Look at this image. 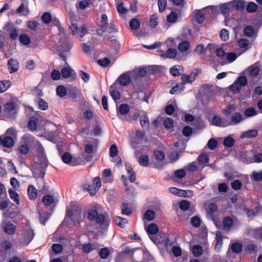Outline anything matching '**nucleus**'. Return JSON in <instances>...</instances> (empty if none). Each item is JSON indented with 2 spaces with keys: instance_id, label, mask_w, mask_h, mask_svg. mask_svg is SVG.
I'll use <instances>...</instances> for the list:
<instances>
[{
  "instance_id": "obj_30",
  "label": "nucleus",
  "mask_w": 262,
  "mask_h": 262,
  "mask_svg": "<svg viewBox=\"0 0 262 262\" xmlns=\"http://www.w3.org/2000/svg\"><path fill=\"white\" fill-rule=\"evenodd\" d=\"M2 145L4 147L10 148L13 146L14 140L12 137H5L2 138Z\"/></svg>"
},
{
  "instance_id": "obj_12",
  "label": "nucleus",
  "mask_w": 262,
  "mask_h": 262,
  "mask_svg": "<svg viewBox=\"0 0 262 262\" xmlns=\"http://www.w3.org/2000/svg\"><path fill=\"white\" fill-rule=\"evenodd\" d=\"M39 121L40 119L37 117H31L27 123L29 129L31 131H35L36 134H39L40 132L37 129L38 124Z\"/></svg>"
},
{
  "instance_id": "obj_45",
  "label": "nucleus",
  "mask_w": 262,
  "mask_h": 262,
  "mask_svg": "<svg viewBox=\"0 0 262 262\" xmlns=\"http://www.w3.org/2000/svg\"><path fill=\"white\" fill-rule=\"evenodd\" d=\"M166 58H174L177 55V51L176 49L173 48H169L165 52Z\"/></svg>"
},
{
  "instance_id": "obj_52",
  "label": "nucleus",
  "mask_w": 262,
  "mask_h": 262,
  "mask_svg": "<svg viewBox=\"0 0 262 262\" xmlns=\"http://www.w3.org/2000/svg\"><path fill=\"white\" fill-rule=\"evenodd\" d=\"M198 161L201 165L206 164L209 161L208 157L205 154H201L198 158Z\"/></svg>"
},
{
  "instance_id": "obj_58",
  "label": "nucleus",
  "mask_w": 262,
  "mask_h": 262,
  "mask_svg": "<svg viewBox=\"0 0 262 262\" xmlns=\"http://www.w3.org/2000/svg\"><path fill=\"white\" fill-rule=\"evenodd\" d=\"M207 146L211 150L214 149L217 146V142L214 138H211L207 143Z\"/></svg>"
},
{
  "instance_id": "obj_35",
  "label": "nucleus",
  "mask_w": 262,
  "mask_h": 262,
  "mask_svg": "<svg viewBox=\"0 0 262 262\" xmlns=\"http://www.w3.org/2000/svg\"><path fill=\"white\" fill-rule=\"evenodd\" d=\"M191 252L195 257H199L203 253L202 247L198 245H194L191 249Z\"/></svg>"
},
{
  "instance_id": "obj_49",
  "label": "nucleus",
  "mask_w": 262,
  "mask_h": 262,
  "mask_svg": "<svg viewBox=\"0 0 262 262\" xmlns=\"http://www.w3.org/2000/svg\"><path fill=\"white\" fill-rule=\"evenodd\" d=\"M41 19L42 21L46 24H48L50 23L52 20V16L49 12H45L41 16Z\"/></svg>"
},
{
  "instance_id": "obj_19",
  "label": "nucleus",
  "mask_w": 262,
  "mask_h": 262,
  "mask_svg": "<svg viewBox=\"0 0 262 262\" xmlns=\"http://www.w3.org/2000/svg\"><path fill=\"white\" fill-rule=\"evenodd\" d=\"M257 135L258 130L256 129H253L243 132L241 134L240 137L242 139L253 138L256 137Z\"/></svg>"
},
{
  "instance_id": "obj_60",
  "label": "nucleus",
  "mask_w": 262,
  "mask_h": 262,
  "mask_svg": "<svg viewBox=\"0 0 262 262\" xmlns=\"http://www.w3.org/2000/svg\"><path fill=\"white\" fill-rule=\"evenodd\" d=\"M52 249L53 252L56 254L60 253L63 249L62 246L58 244H54L52 246Z\"/></svg>"
},
{
  "instance_id": "obj_54",
  "label": "nucleus",
  "mask_w": 262,
  "mask_h": 262,
  "mask_svg": "<svg viewBox=\"0 0 262 262\" xmlns=\"http://www.w3.org/2000/svg\"><path fill=\"white\" fill-rule=\"evenodd\" d=\"M258 8V6L254 2L249 3L247 6L246 9L248 12L252 13L255 12Z\"/></svg>"
},
{
  "instance_id": "obj_57",
  "label": "nucleus",
  "mask_w": 262,
  "mask_h": 262,
  "mask_svg": "<svg viewBox=\"0 0 262 262\" xmlns=\"http://www.w3.org/2000/svg\"><path fill=\"white\" fill-rule=\"evenodd\" d=\"M201 220L198 216H194L191 219V224L194 227H198L200 226Z\"/></svg>"
},
{
  "instance_id": "obj_18",
  "label": "nucleus",
  "mask_w": 262,
  "mask_h": 262,
  "mask_svg": "<svg viewBox=\"0 0 262 262\" xmlns=\"http://www.w3.org/2000/svg\"><path fill=\"white\" fill-rule=\"evenodd\" d=\"M3 231L8 234H12L15 232V226L11 224L8 223H3L2 225Z\"/></svg>"
},
{
  "instance_id": "obj_50",
  "label": "nucleus",
  "mask_w": 262,
  "mask_h": 262,
  "mask_svg": "<svg viewBox=\"0 0 262 262\" xmlns=\"http://www.w3.org/2000/svg\"><path fill=\"white\" fill-rule=\"evenodd\" d=\"M209 213L213 219L214 213L217 211V207L215 203H210L208 205Z\"/></svg>"
},
{
  "instance_id": "obj_37",
  "label": "nucleus",
  "mask_w": 262,
  "mask_h": 262,
  "mask_svg": "<svg viewBox=\"0 0 262 262\" xmlns=\"http://www.w3.org/2000/svg\"><path fill=\"white\" fill-rule=\"evenodd\" d=\"M190 47V43L188 41H184L180 42L178 46V50L181 52L187 51Z\"/></svg>"
},
{
  "instance_id": "obj_22",
  "label": "nucleus",
  "mask_w": 262,
  "mask_h": 262,
  "mask_svg": "<svg viewBox=\"0 0 262 262\" xmlns=\"http://www.w3.org/2000/svg\"><path fill=\"white\" fill-rule=\"evenodd\" d=\"M28 1H25L17 8V13H20L23 15H26L29 13Z\"/></svg>"
},
{
  "instance_id": "obj_16",
  "label": "nucleus",
  "mask_w": 262,
  "mask_h": 262,
  "mask_svg": "<svg viewBox=\"0 0 262 262\" xmlns=\"http://www.w3.org/2000/svg\"><path fill=\"white\" fill-rule=\"evenodd\" d=\"M129 111V106L126 104H121L117 110V116L121 119H123V115H126Z\"/></svg>"
},
{
  "instance_id": "obj_32",
  "label": "nucleus",
  "mask_w": 262,
  "mask_h": 262,
  "mask_svg": "<svg viewBox=\"0 0 262 262\" xmlns=\"http://www.w3.org/2000/svg\"><path fill=\"white\" fill-rule=\"evenodd\" d=\"M140 123L143 128H148L149 126V121L146 114L141 115L140 117Z\"/></svg>"
},
{
  "instance_id": "obj_31",
  "label": "nucleus",
  "mask_w": 262,
  "mask_h": 262,
  "mask_svg": "<svg viewBox=\"0 0 262 262\" xmlns=\"http://www.w3.org/2000/svg\"><path fill=\"white\" fill-rule=\"evenodd\" d=\"M244 33L245 35L250 37H253L256 35L255 30L251 26H248L245 28Z\"/></svg>"
},
{
  "instance_id": "obj_59",
  "label": "nucleus",
  "mask_w": 262,
  "mask_h": 262,
  "mask_svg": "<svg viewBox=\"0 0 262 262\" xmlns=\"http://www.w3.org/2000/svg\"><path fill=\"white\" fill-rule=\"evenodd\" d=\"M158 18L156 15H152L149 19L150 26L152 28L156 27L158 24Z\"/></svg>"
},
{
  "instance_id": "obj_7",
  "label": "nucleus",
  "mask_w": 262,
  "mask_h": 262,
  "mask_svg": "<svg viewBox=\"0 0 262 262\" xmlns=\"http://www.w3.org/2000/svg\"><path fill=\"white\" fill-rule=\"evenodd\" d=\"M201 73V70L197 69L192 71L189 75L183 74L181 76L182 81L184 84L191 83L195 80L196 77Z\"/></svg>"
},
{
  "instance_id": "obj_3",
  "label": "nucleus",
  "mask_w": 262,
  "mask_h": 262,
  "mask_svg": "<svg viewBox=\"0 0 262 262\" xmlns=\"http://www.w3.org/2000/svg\"><path fill=\"white\" fill-rule=\"evenodd\" d=\"M23 225H20L19 233H17V241L20 246H26L33 239L35 233L30 225L27 223H23Z\"/></svg>"
},
{
  "instance_id": "obj_20",
  "label": "nucleus",
  "mask_w": 262,
  "mask_h": 262,
  "mask_svg": "<svg viewBox=\"0 0 262 262\" xmlns=\"http://www.w3.org/2000/svg\"><path fill=\"white\" fill-rule=\"evenodd\" d=\"M220 10L222 13L225 15V20L226 21V17L229 14L230 12L233 10L230 3L229 2L221 5Z\"/></svg>"
},
{
  "instance_id": "obj_36",
  "label": "nucleus",
  "mask_w": 262,
  "mask_h": 262,
  "mask_svg": "<svg viewBox=\"0 0 262 262\" xmlns=\"http://www.w3.org/2000/svg\"><path fill=\"white\" fill-rule=\"evenodd\" d=\"M184 84L182 82V83L178 84L173 87L170 91L171 94H175L180 93L185 89Z\"/></svg>"
},
{
  "instance_id": "obj_9",
  "label": "nucleus",
  "mask_w": 262,
  "mask_h": 262,
  "mask_svg": "<svg viewBox=\"0 0 262 262\" xmlns=\"http://www.w3.org/2000/svg\"><path fill=\"white\" fill-rule=\"evenodd\" d=\"M230 120L228 121L229 125H235L242 122L246 119V117L239 112H234L230 116Z\"/></svg>"
},
{
  "instance_id": "obj_43",
  "label": "nucleus",
  "mask_w": 262,
  "mask_h": 262,
  "mask_svg": "<svg viewBox=\"0 0 262 262\" xmlns=\"http://www.w3.org/2000/svg\"><path fill=\"white\" fill-rule=\"evenodd\" d=\"M243 249V246L241 243H235L231 245V249L236 253H240Z\"/></svg>"
},
{
  "instance_id": "obj_24",
  "label": "nucleus",
  "mask_w": 262,
  "mask_h": 262,
  "mask_svg": "<svg viewBox=\"0 0 262 262\" xmlns=\"http://www.w3.org/2000/svg\"><path fill=\"white\" fill-rule=\"evenodd\" d=\"M94 189L90 190V194L91 195L95 194L96 191H97L101 186L100 178L99 177H95L93 180Z\"/></svg>"
},
{
  "instance_id": "obj_39",
  "label": "nucleus",
  "mask_w": 262,
  "mask_h": 262,
  "mask_svg": "<svg viewBox=\"0 0 262 262\" xmlns=\"http://www.w3.org/2000/svg\"><path fill=\"white\" fill-rule=\"evenodd\" d=\"M18 39L20 42L24 46H28L31 42L30 37L25 34H20L19 36Z\"/></svg>"
},
{
  "instance_id": "obj_46",
  "label": "nucleus",
  "mask_w": 262,
  "mask_h": 262,
  "mask_svg": "<svg viewBox=\"0 0 262 262\" xmlns=\"http://www.w3.org/2000/svg\"><path fill=\"white\" fill-rule=\"evenodd\" d=\"M56 94L60 97H63L67 94V89L63 85H59L56 88Z\"/></svg>"
},
{
  "instance_id": "obj_28",
  "label": "nucleus",
  "mask_w": 262,
  "mask_h": 262,
  "mask_svg": "<svg viewBox=\"0 0 262 262\" xmlns=\"http://www.w3.org/2000/svg\"><path fill=\"white\" fill-rule=\"evenodd\" d=\"M11 85L9 80H3L0 81V93L5 92Z\"/></svg>"
},
{
  "instance_id": "obj_53",
  "label": "nucleus",
  "mask_w": 262,
  "mask_h": 262,
  "mask_svg": "<svg viewBox=\"0 0 262 262\" xmlns=\"http://www.w3.org/2000/svg\"><path fill=\"white\" fill-rule=\"evenodd\" d=\"M39 23L35 18L28 21V28L32 31H35Z\"/></svg>"
},
{
  "instance_id": "obj_51",
  "label": "nucleus",
  "mask_w": 262,
  "mask_h": 262,
  "mask_svg": "<svg viewBox=\"0 0 262 262\" xmlns=\"http://www.w3.org/2000/svg\"><path fill=\"white\" fill-rule=\"evenodd\" d=\"M140 26V23L136 18L132 19L129 21V27L132 30H137Z\"/></svg>"
},
{
  "instance_id": "obj_15",
  "label": "nucleus",
  "mask_w": 262,
  "mask_h": 262,
  "mask_svg": "<svg viewBox=\"0 0 262 262\" xmlns=\"http://www.w3.org/2000/svg\"><path fill=\"white\" fill-rule=\"evenodd\" d=\"M207 47L210 50H215L216 55L221 59H225L226 53L223 48L213 44H208Z\"/></svg>"
},
{
  "instance_id": "obj_27",
  "label": "nucleus",
  "mask_w": 262,
  "mask_h": 262,
  "mask_svg": "<svg viewBox=\"0 0 262 262\" xmlns=\"http://www.w3.org/2000/svg\"><path fill=\"white\" fill-rule=\"evenodd\" d=\"M183 71V67L179 65H175L172 67L170 70V73L174 76H177L181 74Z\"/></svg>"
},
{
  "instance_id": "obj_63",
  "label": "nucleus",
  "mask_w": 262,
  "mask_h": 262,
  "mask_svg": "<svg viewBox=\"0 0 262 262\" xmlns=\"http://www.w3.org/2000/svg\"><path fill=\"white\" fill-rule=\"evenodd\" d=\"M82 249L83 251V252L86 253H89L91 252L93 249H94V248L93 247L92 245L90 243L88 244H84L82 245Z\"/></svg>"
},
{
  "instance_id": "obj_44",
  "label": "nucleus",
  "mask_w": 262,
  "mask_h": 262,
  "mask_svg": "<svg viewBox=\"0 0 262 262\" xmlns=\"http://www.w3.org/2000/svg\"><path fill=\"white\" fill-rule=\"evenodd\" d=\"M178 18L177 13L174 11H172L167 16V20L170 23H175Z\"/></svg>"
},
{
  "instance_id": "obj_42",
  "label": "nucleus",
  "mask_w": 262,
  "mask_h": 262,
  "mask_svg": "<svg viewBox=\"0 0 262 262\" xmlns=\"http://www.w3.org/2000/svg\"><path fill=\"white\" fill-rule=\"evenodd\" d=\"M54 199L51 195H45L42 198V203L46 206H50L54 202Z\"/></svg>"
},
{
  "instance_id": "obj_33",
  "label": "nucleus",
  "mask_w": 262,
  "mask_h": 262,
  "mask_svg": "<svg viewBox=\"0 0 262 262\" xmlns=\"http://www.w3.org/2000/svg\"><path fill=\"white\" fill-rule=\"evenodd\" d=\"M156 216L155 212L151 209H147L144 214V219L148 221H152Z\"/></svg>"
},
{
  "instance_id": "obj_25",
  "label": "nucleus",
  "mask_w": 262,
  "mask_h": 262,
  "mask_svg": "<svg viewBox=\"0 0 262 262\" xmlns=\"http://www.w3.org/2000/svg\"><path fill=\"white\" fill-rule=\"evenodd\" d=\"M61 74L62 76L64 78H69L75 74L74 71L69 66L62 68L61 71Z\"/></svg>"
},
{
  "instance_id": "obj_29",
  "label": "nucleus",
  "mask_w": 262,
  "mask_h": 262,
  "mask_svg": "<svg viewBox=\"0 0 262 262\" xmlns=\"http://www.w3.org/2000/svg\"><path fill=\"white\" fill-rule=\"evenodd\" d=\"M35 103L37 104L38 108L42 111H46L48 108V103L42 98H38L35 100Z\"/></svg>"
},
{
  "instance_id": "obj_26",
  "label": "nucleus",
  "mask_w": 262,
  "mask_h": 262,
  "mask_svg": "<svg viewBox=\"0 0 262 262\" xmlns=\"http://www.w3.org/2000/svg\"><path fill=\"white\" fill-rule=\"evenodd\" d=\"M27 192L28 196L31 200H35L37 196V192L36 188L33 185H29Z\"/></svg>"
},
{
  "instance_id": "obj_8",
  "label": "nucleus",
  "mask_w": 262,
  "mask_h": 262,
  "mask_svg": "<svg viewBox=\"0 0 262 262\" xmlns=\"http://www.w3.org/2000/svg\"><path fill=\"white\" fill-rule=\"evenodd\" d=\"M147 233H148L150 239L156 244H158L159 242L156 238L154 237V235L156 234L158 231V227L155 224H150L147 227H145Z\"/></svg>"
},
{
  "instance_id": "obj_21",
  "label": "nucleus",
  "mask_w": 262,
  "mask_h": 262,
  "mask_svg": "<svg viewBox=\"0 0 262 262\" xmlns=\"http://www.w3.org/2000/svg\"><path fill=\"white\" fill-rule=\"evenodd\" d=\"M238 45L244 51H247L252 47V43L246 38H241L238 41Z\"/></svg>"
},
{
  "instance_id": "obj_2",
  "label": "nucleus",
  "mask_w": 262,
  "mask_h": 262,
  "mask_svg": "<svg viewBox=\"0 0 262 262\" xmlns=\"http://www.w3.org/2000/svg\"><path fill=\"white\" fill-rule=\"evenodd\" d=\"M88 219L91 221H95L103 229L107 228L110 224L107 213L99 205H94L89 211Z\"/></svg>"
},
{
  "instance_id": "obj_61",
  "label": "nucleus",
  "mask_w": 262,
  "mask_h": 262,
  "mask_svg": "<svg viewBox=\"0 0 262 262\" xmlns=\"http://www.w3.org/2000/svg\"><path fill=\"white\" fill-rule=\"evenodd\" d=\"M61 73L57 70H54L51 74V77L53 80H58L61 77Z\"/></svg>"
},
{
  "instance_id": "obj_40",
  "label": "nucleus",
  "mask_w": 262,
  "mask_h": 262,
  "mask_svg": "<svg viewBox=\"0 0 262 262\" xmlns=\"http://www.w3.org/2000/svg\"><path fill=\"white\" fill-rule=\"evenodd\" d=\"M115 222L117 226L121 228H123L125 226V225L128 223V221L125 219L122 218L120 216H116L115 218Z\"/></svg>"
},
{
  "instance_id": "obj_47",
  "label": "nucleus",
  "mask_w": 262,
  "mask_h": 262,
  "mask_svg": "<svg viewBox=\"0 0 262 262\" xmlns=\"http://www.w3.org/2000/svg\"><path fill=\"white\" fill-rule=\"evenodd\" d=\"M235 140L231 136H228L224 140L223 144L225 146L231 147L234 144Z\"/></svg>"
},
{
  "instance_id": "obj_38",
  "label": "nucleus",
  "mask_w": 262,
  "mask_h": 262,
  "mask_svg": "<svg viewBox=\"0 0 262 262\" xmlns=\"http://www.w3.org/2000/svg\"><path fill=\"white\" fill-rule=\"evenodd\" d=\"M8 68L10 73H14L16 71V60L11 58L8 62Z\"/></svg>"
},
{
  "instance_id": "obj_62",
  "label": "nucleus",
  "mask_w": 262,
  "mask_h": 262,
  "mask_svg": "<svg viewBox=\"0 0 262 262\" xmlns=\"http://www.w3.org/2000/svg\"><path fill=\"white\" fill-rule=\"evenodd\" d=\"M62 161L66 164H69L72 160V156L71 155L66 152L61 156Z\"/></svg>"
},
{
  "instance_id": "obj_34",
  "label": "nucleus",
  "mask_w": 262,
  "mask_h": 262,
  "mask_svg": "<svg viewBox=\"0 0 262 262\" xmlns=\"http://www.w3.org/2000/svg\"><path fill=\"white\" fill-rule=\"evenodd\" d=\"M195 19L199 24L203 23L205 19V15L202 10H195Z\"/></svg>"
},
{
  "instance_id": "obj_48",
  "label": "nucleus",
  "mask_w": 262,
  "mask_h": 262,
  "mask_svg": "<svg viewBox=\"0 0 262 262\" xmlns=\"http://www.w3.org/2000/svg\"><path fill=\"white\" fill-rule=\"evenodd\" d=\"M138 162L141 165L146 167L149 164L148 157L146 155H142L139 158Z\"/></svg>"
},
{
  "instance_id": "obj_10",
  "label": "nucleus",
  "mask_w": 262,
  "mask_h": 262,
  "mask_svg": "<svg viewBox=\"0 0 262 262\" xmlns=\"http://www.w3.org/2000/svg\"><path fill=\"white\" fill-rule=\"evenodd\" d=\"M236 223L238 222L230 216H226L223 220V229L225 231H228L231 230L232 226L236 225Z\"/></svg>"
},
{
  "instance_id": "obj_1",
  "label": "nucleus",
  "mask_w": 262,
  "mask_h": 262,
  "mask_svg": "<svg viewBox=\"0 0 262 262\" xmlns=\"http://www.w3.org/2000/svg\"><path fill=\"white\" fill-rule=\"evenodd\" d=\"M21 141L28 146H31L33 144L35 145L37 155L35 157V164L33 168L32 172L35 178L42 179L48 166V161L43 146L38 140H35V138L30 134L25 135Z\"/></svg>"
},
{
  "instance_id": "obj_11",
  "label": "nucleus",
  "mask_w": 262,
  "mask_h": 262,
  "mask_svg": "<svg viewBox=\"0 0 262 262\" xmlns=\"http://www.w3.org/2000/svg\"><path fill=\"white\" fill-rule=\"evenodd\" d=\"M4 30L11 39L16 38V29L15 25L11 23H7L4 27Z\"/></svg>"
},
{
  "instance_id": "obj_13",
  "label": "nucleus",
  "mask_w": 262,
  "mask_h": 262,
  "mask_svg": "<svg viewBox=\"0 0 262 262\" xmlns=\"http://www.w3.org/2000/svg\"><path fill=\"white\" fill-rule=\"evenodd\" d=\"M211 124L217 126L226 127L228 126L229 123L227 119L214 115L211 120Z\"/></svg>"
},
{
  "instance_id": "obj_6",
  "label": "nucleus",
  "mask_w": 262,
  "mask_h": 262,
  "mask_svg": "<svg viewBox=\"0 0 262 262\" xmlns=\"http://www.w3.org/2000/svg\"><path fill=\"white\" fill-rule=\"evenodd\" d=\"M132 80H133V84L134 85V83L133 80H135V79L130 71L120 75L117 79V82L122 86H126L131 82Z\"/></svg>"
},
{
  "instance_id": "obj_5",
  "label": "nucleus",
  "mask_w": 262,
  "mask_h": 262,
  "mask_svg": "<svg viewBox=\"0 0 262 262\" xmlns=\"http://www.w3.org/2000/svg\"><path fill=\"white\" fill-rule=\"evenodd\" d=\"M16 108V99L13 98L5 104V111L10 118H14Z\"/></svg>"
},
{
  "instance_id": "obj_23",
  "label": "nucleus",
  "mask_w": 262,
  "mask_h": 262,
  "mask_svg": "<svg viewBox=\"0 0 262 262\" xmlns=\"http://www.w3.org/2000/svg\"><path fill=\"white\" fill-rule=\"evenodd\" d=\"M232 9L242 10L245 7V3L242 0H234L229 2Z\"/></svg>"
},
{
  "instance_id": "obj_55",
  "label": "nucleus",
  "mask_w": 262,
  "mask_h": 262,
  "mask_svg": "<svg viewBox=\"0 0 262 262\" xmlns=\"http://www.w3.org/2000/svg\"><path fill=\"white\" fill-rule=\"evenodd\" d=\"M179 207L181 210L186 211L189 208L190 203L187 200L181 201L179 203Z\"/></svg>"
},
{
  "instance_id": "obj_56",
  "label": "nucleus",
  "mask_w": 262,
  "mask_h": 262,
  "mask_svg": "<svg viewBox=\"0 0 262 262\" xmlns=\"http://www.w3.org/2000/svg\"><path fill=\"white\" fill-rule=\"evenodd\" d=\"M256 114L255 110L253 107H249L245 110L244 112L245 117H253Z\"/></svg>"
},
{
  "instance_id": "obj_41",
  "label": "nucleus",
  "mask_w": 262,
  "mask_h": 262,
  "mask_svg": "<svg viewBox=\"0 0 262 262\" xmlns=\"http://www.w3.org/2000/svg\"><path fill=\"white\" fill-rule=\"evenodd\" d=\"M215 239V249L220 250L223 244V239L220 232L216 233Z\"/></svg>"
},
{
  "instance_id": "obj_64",
  "label": "nucleus",
  "mask_w": 262,
  "mask_h": 262,
  "mask_svg": "<svg viewBox=\"0 0 262 262\" xmlns=\"http://www.w3.org/2000/svg\"><path fill=\"white\" fill-rule=\"evenodd\" d=\"M241 86L236 82H234L230 87V90L234 93H238L241 91Z\"/></svg>"
},
{
  "instance_id": "obj_17",
  "label": "nucleus",
  "mask_w": 262,
  "mask_h": 262,
  "mask_svg": "<svg viewBox=\"0 0 262 262\" xmlns=\"http://www.w3.org/2000/svg\"><path fill=\"white\" fill-rule=\"evenodd\" d=\"M37 136L44 137L48 140L54 143L57 141V138L55 136L54 133L51 132L43 131L42 133L40 132L39 134H37Z\"/></svg>"
},
{
  "instance_id": "obj_14",
  "label": "nucleus",
  "mask_w": 262,
  "mask_h": 262,
  "mask_svg": "<svg viewBox=\"0 0 262 262\" xmlns=\"http://www.w3.org/2000/svg\"><path fill=\"white\" fill-rule=\"evenodd\" d=\"M135 81L138 83L140 81L141 78L146 76L147 72L145 68H141L131 71Z\"/></svg>"
},
{
  "instance_id": "obj_4",
  "label": "nucleus",
  "mask_w": 262,
  "mask_h": 262,
  "mask_svg": "<svg viewBox=\"0 0 262 262\" xmlns=\"http://www.w3.org/2000/svg\"><path fill=\"white\" fill-rule=\"evenodd\" d=\"M57 25L59 31L60 39L59 40V45L57 46L55 48L58 51L68 52L71 49L72 43L68 40L66 34L65 30L58 20L57 21Z\"/></svg>"
}]
</instances>
